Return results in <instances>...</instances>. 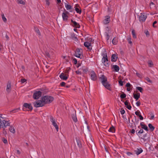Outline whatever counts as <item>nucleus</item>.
Instances as JSON below:
<instances>
[{
    "mask_svg": "<svg viewBox=\"0 0 158 158\" xmlns=\"http://www.w3.org/2000/svg\"><path fill=\"white\" fill-rule=\"evenodd\" d=\"M131 85L129 83H127L126 85V86L127 88L130 87Z\"/></svg>",
    "mask_w": 158,
    "mask_h": 158,
    "instance_id": "bf43d9fd",
    "label": "nucleus"
},
{
    "mask_svg": "<svg viewBox=\"0 0 158 158\" xmlns=\"http://www.w3.org/2000/svg\"><path fill=\"white\" fill-rule=\"evenodd\" d=\"M132 34L134 38H136L135 31L134 30H133L132 31Z\"/></svg>",
    "mask_w": 158,
    "mask_h": 158,
    "instance_id": "f704fd0d",
    "label": "nucleus"
},
{
    "mask_svg": "<svg viewBox=\"0 0 158 158\" xmlns=\"http://www.w3.org/2000/svg\"><path fill=\"white\" fill-rule=\"evenodd\" d=\"M139 119L140 120H143V117L141 114H140L139 116Z\"/></svg>",
    "mask_w": 158,
    "mask_h": 158,
    "instance_id": "0e129e2a",
    "label": "nucleus"
},
{
    "mask_svg": "<svg viewBox=\"0 0 158 158\" xmlns=\"http://www.w3.org/2000/svg\"><path fill=\"white\" fill-rule=\"evenodd\" d=\"M148 64L150 65V67H151L153 65V63L151 60H149L148 62Z\"/></svg>",
    "mask_w": 158,
    "mask_h": 158,
    "instance_id": "c03bdc74",
    "label": "nucleus"
},
{
    "mask_svg": "<svg viewBox=\"0 0 158 158\" xmlns=\"http://www.w3.org/2000/svg\"><path fill=\"white\" fill-rule=\"evenodd\" d=\"M143 151L142 149L141 148H137L136 150L135 151V154L138 155L142 153Z\"/></svg>",
    "mask_w": 158,
    "mask_h": 158,
    "instance_id": "f3484780",
    "label": "nucleus"
},
{
    "mask_svg": "<svg viewBox=\"0 0 158 158\" xmlns=\"http://www.w3.org/2000/svg\"><path fill=\"white\" fill-rule=\"evenodd\" d=\"M79 6V5H78V4H76V7L75 8V10L77 13L80 14L81 12V10H80L78 8V7Z\"/></svg>",
    "mask_w": 158,
    "mask_h": 158,
    "instance_id": "a878e982",
    "label": "nucleus"
},
{
    "mask_svg": "<svg viewBox=\"0 0 158 158\" xmlns=\"http://www.w3.org/2000/svg\"><path fill=\"white\" fill-rule=\"evenodd\" d=\"M118 57L115 54H113L111 57V61L112 62H115L117 61Z\"/></svg>",
    "mask_w": 158,
    "mask_h": 158,
    "instance_id": "2eb2a0df",
    "label": "nucleus"
},
{
    "mask_svg": "<svg viewBox=\"0 0 158 158\" xmlns=\"http://www.w3.org/2000/svg\"><path fill=\"white\" fill-rule=\"evenodd\" d=\"M91 44L89 42H85L84 43V45L85 47H89V46H90Z\"/></svg>",
    "mask_w": 158,
    "mask_h": 158,
    "instance_id": "2f4dec72",
    "label": "nucleus"
},
{
    "mask_svg": "<svg viewBox=\"0 0 158 158\" xmlns=\"http://www.w3.org/2000/svg\"><path fill=\"white\" fill-rule=\"evenodd\" d=\"M150 115H151V118H150V119H153L154 118V114L153 113H151L150 114Z\"/></svg>",
    "mask_w": 158,
    "mask_h": 158,
    "instance_id": "3c124183",
    "label": "nucleus"
},
{
    "mask_svg": "<svg viewBox=\"0 0 158 158\" xmlns=\"http://www.w3.org/2000/svg\"><path fill=\"white\" fill-rule=\"evenodd\" d=\"M27 80L25 79H23L21 80V82L22 83L25 82Z\"/></svg>",
    "mask_w": 158,
    "mask_h": 158,
    "instance_id": "6e6d98bb",
    "label": "nucleus"
},
{
    "mask_svg": "<svg viewBox=\"0 0 158 158\" xmlns=\"http://www.w3.org/2000/svg\"><path fill=\"white\" fill-rule=\"evenodd\" d=\"M73 62L74 61V64H77V59L75 58H74V59H73Z\"/></svg>",
    "mask_w": 158,
    "mask_h": 158,
    "instance_id": "864d4df0",
    "label": "nucleus"
},
{
    "mask_svg": "<svg viewBox=\"0 0 158 158\" xmlns=\"http://www.w3.org/2000/svg\"><path fill=\"white\" fill-rule=\"evenodd\" d=\"M143 132V130L142 129H140L139 131L137 130L136 131V133L137 135H138L139 134H142Z\"/></svg>",
    "mask_w": 158,
    "mask_h": 158,
    "instance_id": "473e14b6",
    "label": "nucleus"
},
{
    "mask_svg": "<svg viewBox=\"0 0 158 158\" xmlns=\"http://www.w3.org/2000/svg\"><path fill=\"white\" fill-rule=\"evenodd\" d=\"M102 62L104 66H105L109 67L110 64L108 62V60L107 54L106 53H103L102 54Z\"/></svg>",
    "mask_w": 158,
    "mask_h": 158,
    "instance_id": "f03ea898",
    "label": "nucleus"
},
{
    "mask_svg": "<svg viewBox=\"0 0 158 158\" xmlns=\"http://www.w3.org/2000/svg\"><path fill=\"white\" fill-rule=\"evenodd\" d=\"M146 80L148 82H149V83H152V81L150 80L149 79V78L148 77H146Z\"/></svg>",
    "mask_w": 158,
    "mask_h": 158,
    "instance_id": "a18cd8bd",
    "label": "nucleus"
},
{
    "mask_svg": "<svg viewBox=\"0 0 158 158\" xmlns=\"http://www.w3.org/2000/svg\"><path fill=\"white\" fill-rule=\"evenodd\" d=\"M46 4L47 5H49L50 4V2L48 0H46Z\"/></svg>",
    "mask_w": 158,
    "mask_h": 158,
    "instance_id": "774afa93",
    "label": "nucleus"
},
{
    "mask_svg": "<svg viewBox=\"0 0 158 158\" xmlns=\"http://www.w3.org/2000/svg\"><path fill=\"white\" fill-rule=\"evenodd\" d=\"M145 33L146 34V36H149V33L148 31H145Z\"/></svg>",
    "mask_w": 158,
    "mask_h": 158,
    "instance_id": "13d9d810",
    "label": "nucleus"
},
{
    "mask_svg": "<svg viewBox=\"0 0 158 158\" xmlns=\"http://www.w3.org/2000/svg\"><path fill=\"white\" fill-rule=\"evenodd\" d=\"M148 126L151 131H153L155 129V127L153 126L151 123H149L148 124Z\"/></svg>",
    "mask_w": 158,
    "mask_h": 158,
    "instance_id": "bb28decb",
    "label": "nucleus"
},
{
    "mask_svg": "<svg viewBox=\"0 0 158 158\" xmlns=\"http://www.w3.org/2000/svg\"><path fill=\"white\" fill-rule=\"evenodd\" d=\"M72 118L74 122L76 123L77 122V120L76 116V111H75L74 113L72 114Z\"/></svg>",
    "mask_w": 158,
    "mask_h": 158,
    "instance_id": "dca6fc26",
    "label": "nucleus"
},
{
    "mask_svg": "<svg viewBox=\"0 0 158 158\" xmlns=\"http://www.w3.org/2000/svg\"><path fill=\"white\" fill-rule=\"evenodd\" d=\"M27 109H29L31 110L33 108L31 105V104H28L27 103H24L23 105V110H26Z\"/></svg>",
    "mask_w": 158,
    "mask_h": 158,
    "instance_id": "1a4fd4ad",
    "label": "nucleus"
},
{
    "mask_svg": "<svg viewBox=\"0 0 158 158\" xmlns=\"http://www.w3.org/2000/svg\"><path fill=\"white\" fill-rule=\"evenodd\" d=\"M126 97V95L124 93H123V94H121L120 96V98L122 99L125 98Z\"/></svg>",
    "mask_w": 158,
    "mask_h": 158,
    "instance_id": "58836bf2",
    "label": "nucleus"
},
{
    "mask_svg": "<svg viewBox=\"0 0 158 158\" xmlns=\"http://www.w3.org/2000/svg\"><path fill=\"white\" fill-rule=\"evenodd\" d=\"M34 106L36 107H42L44 105L42 100H37L33 103Z\"/></svg>",
    "mask_w": 158,
    "mask_h": 158,
    "instance_id": "39448f33",
    "label": "nucleus"
},
{
    "mask_svg": "<svg viewBox=\"0 0 158 158\" xmlns=\"http://www.w3.org/2000/svg\"><path fill=\"white\" fill-rule=\"evenodd\" d=\"M147 18V16L144 14L141 13L139 16V20L140 22H144Z\"/></svg>",
    "mask_w": 158,
    "mask_h": 158,
    "instance_id": "f8f14e48",
    "label": "nucleus"
},
{
    "mask_svg": "<svg viewBox=\"0 0 158 158\" xmlns=\"http://www.w3.org/2000/svg\"><path fill=\"white\" fill-rule=\"evenodd\" d=\"M127 154L128 156H130L131 155H132V153L130 152H127Z\"/></svg>",
    "mask_w": 158,
    "mask_h": 158,
    "instance_id": "338daca9",
    "label": "nucleus"
},
{
    "mask_svg": "<svg viewBox=\"0 0 158 158\" xmlns=\"http://www.w3.org/2000/svg\"><path fill=\"white\" fill-rule=\"evenodd\" d=\"M112 69H114V71L118 72L119 70V67L116 65H114L112 66Z\"/></svg>",
    "mask_w": 158,
    "mask_h": 158,
    "instance_id": "aec40b11",
    "label": "nucleus"
},
{
    "mask_svg": "<svg viewBox=\"0 0 158 158\" xmlns=\"http://www.w3.org/2000/svg\"><path fill=\"white\" fill-rule=\"evenodd\" d=\"M42 94V92L40 91H36L33 95V98L35 99H38Z\"/></svg>",
    "mask_w": 158,
    "mask_h": 158,
    "instance_id": "6e6552de",
    "label": "nucleus"
},
{
    "mask_svg": "<svg viewBox=\"0 0 158 158\" xmlns=\"http://www.w3.org/2000/svg\"><path fill=\"white\" fill-rule=\"evenodd\" d=\"M157 23V22L156 21H155L153 23L152 26L153 27H154L156 28V26H155L154 25L156 24Z\"/></svg>",
    "mask_w": 158,
    "mask_h": 158,
    "instance_id": "5fc2aeb1",
    "label": "nucleus"
},
{
    "mask_svg": "<svg viewBox=\"0 0 158 158\" xmlns=\"http://www.w3.org/2000/svg\"><path fill=\"white\" fill-rule=\"evenodd\" d=\"M119 84V85H120L121 86H122L123 85V82L122 80H120L119 81H118Z\"/></svg>",
    "mask_w": 158,
    "mask_h": 158,
    "instance_id": "8fccbe9b",
    "label": "nucleus"
},
{
    "mask_svg": "<svg viewBox=\"0 0 158 158\" xmlns=\"http://www.w3.org/2000/svg\"><path fill=\"white\" fill-rule=\"evenodd\" d=\"M35 31L37 33V34H38L39 35H41V33H40V31H39V30L38 29H36L35 30Z\"/></svg>",
    "mask_w": 158,
    "mask_h": 158,
    "instance_id": "4d7b16f0",
    "label": "nucleus"
},
{
    "mask_svg": "<svg viewBox=\"0 0 158 158\" xmlns=\"http://www.w3.org/2000/svg\"><path fill=\"white\" fill-rule=\"evenodd\" d=\"M18 2L19 4H22L23 5L25 4V2L22 0H18Z\"/></svg>",
    "mask_w": 158,
    "mask_h": 158,
    "instance_id": "ea45409f",
    "label": "nucleus"
},
{
    "mask_svg": "<svg viewBox=\"0 0 158 158\" xmlns=\"http://www.w3.org/2000/svg\"><path fill=\"white\" fill-rule=\"evenodd\" d=\"M129 102L127 101H126L124 102L125 105L126 106V107L129 110H131V106L130 104L129 105Z\"/></svg>",
    "mask_w": 158,
    "mask_h": 158,
    "instance_id": "b1692460",
    "label": "nucleus"
},
{
    "mask_svg": "<svg viewBox=\"0 0 158 158\" xmlns=\"http://www.w3.org/2000/svg\"><path fill=\"white\" fill-rule=\"evenodd\" d=\"M2 140L4 143L6 144L7 143V141L5 138H3Z\"/></svg>",
    "mask_w": 158,
    "mask_h": 158,
    "instance_id": "37998d69",
    "label": "nucleus"
},
{
    "mask_svg": "<svg viewBox=\"0 0 158 158\" xmlns=\"http://www.w3.org/2000/svg\"><path fill=\"white\" fill-rule=\"evenodd\" d=\"M50 119L51 122L52 123V124L55 127L56 131H58L59 130V127L57 123H56L55 119L52 116H50Z\"/></svg>",
    "mask_w": 158,
    "mask_h": 158,
    "instance_id": "423d86ee",
    "label": "nucleus"
},
{
    "mask_svg": "<svg viewBox=\"0 0 158 158\" xmlns=\"http://www.w3.org/2000/svg\"><path fill=\"white\" fill-rule=\"evenodd\" d=\"M45 55L47 57H50V55L48 52H45Z\"/></svg>",
    "mask_w": 158,
    "mask_h": 158,
    "instance_id": "de8ad7c7",
    "label": "nucleus"
},
{
    "mask_svg": "<svg viewBox=\"0 0 158 158\" xmlns=\"http://www.w3.org/2000/svg\"><path fill=\"white\" fill-rule=\"evenodd\" d=\"M136 75L139 78H140L142 77L141 75L139 73H136Z\"/></svg>",
    "mask_w": 158,
    "mask_h": 158,
    "instance_id": "e2e57ef3",
    "label": "nucleus"
},
{
    "mask_svg": "<svg viewBox=\"0 0 158 158\" xmlns=\"http://www.w3.org/2000/svg\"><path fill=\"white\" fill-rule=\"evenodd\" d=\"M140 125L141 127V128L143 129H144L146 131H148V127L145 125L143 124V123H140Z\"/></svg>",
    "mask_w": 158,
    "mask_h": 158,
    "instance_id": "393cba45",
    "label": "nucleus"
},
{
    "mask_svg": "<svg viewBox=\"0 0 158 158\" xmlns=\"http://www.w3.org/2000/svg\"><path fill=\"white\" fill-rule=\"evenodd\" d=\"M105 19L103 21V23L104 24H106L109 23L110 21V17L109 15H107L105 17Z\"/></svg>",
    "mask_w": 158,
    "mask_h": 158,
    "instance_id": "ddd939ff",
    "label": "nucleus"
},
{
    "mask_svg": "<svg viewBox=\"0 0 158 158\" xmlns=\"http://www.w3.org/2000/svg\"><path fill=\"white\" fill-rule=\"evenodd\" d=\"M103 85L108 90L110 91L111 90L110 85L108 82L107 81Z\"/></svg>",
    "mask_w": 158,
    "mask_h": 158,
    "instance_id": "4468645a",
    "label": "nucleus"
},
{
    "mask_svg": "<svg viewBox=\"0 0 158 158\" xmlns=\"http://www.w3.org/2000/svg\"><path fill=\"white\" fill-rule=\"evenodd\" d=\"M65 83L64 82H62L60 84V85L62 86H64L65 85Z\"/></svg>",
    "mask_w": 158,
    "mask_h": 158,
    "instance_id": "052dcab7",
    "label": "nucleus"
},
{
    "mask_svg": "<svg viewBox=\"0 0 158 158\" xmlns=\"http://www.w3.org/2000/svg\"><path fill=\"white\" fill-rule=\"evenodd\" d=\"M59 77L61 79L64 80H66L68 78V77L64 75L63 73H61Z\"/></svg>",
    "mask_w": 158,
    "mask_h": 158,
    "instance_id": "a211bd4d",
    "label": "nucleus"
},
{
    "mask_svg": "<svg viewBox=\"0 0 158 158\" xmlns=\"http://www.w3.org/2000/svg\"><path fill=\"white\" fill-rule=\"evenodd\" d=\"M99 78L102 85H104L105 83L107 81V77L103 75H101V76L99 77Z\"/></svg>",
    "mask_w": 158,
    "mask_h": 158,
    "instance_id": "9b49d317",
    "label": "nucleus"
},
{
    "mask_svg": "<svg viewBox=\"0 0 158 158\" xmlns=\"http://www.w3.org/2000/svg\"><path fill=\"white\" fill-rule=\"evenodd\" d=\"M10 126V123L7 121L3 120L2 121H1L0 122V127L3 128L4 131L6 127Z\"/></svg>",
    "mask_w": 158,
    "mask_h": 158,
    "instance_id": "20e7f679",
    "label": "nucleus"
},
{
    "mask_svg": "<svg viewBox=\"0 0 158 158\" xmlns=\"http://www.w3.org/2000/svg\"><path fill=\"white\" fill-rule=\"evenodd\" d=\"M77 74H81V72L79 70H77L75 72Z\"/></svg>",
    "mask_w": 158,
    "mask_h": 158,
    "instance_id": "69168bd1",
    "label": "nucleus"
},
{
    "mask_svg": "<svg viewBox=\"0 0 158 158\" xmlns=\"http://www.w3.org/2000/svg\"><path fill=\"white\" fill-rule=\"evenodd\" d=\"M62 15L64 21H67L69 17L67 15H66L65 13H64V12H63Z\"/></svg>",
    "mask_w": 158,
    "mask_h": 158,
    "instance_id": "6ab92c4d",
    "label": "nucleus"
},
{
    "mask_svg": "<svg viewBox=\"0 0 158 158\" xmlns=\"http://www.w3.org/2000/svg\"><path fill=\"white\" fill-rule=\"evenodd\" d=\"M105 35L106 36V39L107 40H108L109 39V38H110V36L109 35V34H108V33H107V32H105Z\"/></svg>",
    "mask_w": 158,
    "mask_h": 158,
    "instance_id": "79ce46f5",
    "label": "nucleus"
},
{
    "mask_svg": "<svg viewBox=\"0 0 158 158\" xmlns=\"http://www.w3.org/2000/svg\"><path fill=\"white\" fill-rule=\"evenodd\" d=\"M71 37L72 39H74L75 40H77V37L75 36L74 33L72 34L71 35Z\"/></svg>",
    "mask_w": 158,
    "mask_h": 158,
    "instance_id": "c756f323",
    "label": "nucleus"
},
{
    "mask_svg": "<svg viewBox=\"0 0 158 158\" xmlns=\"http://www.w3.org/2000/svg\"><path fill=\"white\" fill-rule=\"evenodd\" d=\"M2 19L3 20V21L4 22H6L7 19H6V18H5V17L4 15L3 14L2 15Z\"/></svg>",
    "mask_w": 158,
    "mask_h": 158,
    "instance_id": "4c0bfd02",
    "label": "nucleus"
},
{
    "mask_svg": "<svg viewBox=\"0 0 158 158\" xmlns=\"http://www.w3.org/2000/svg\"><path fill=\"white\" fill-rule=\"evenodd\" d=\"M140 97V94L138 93L137 94H133V97L135 99L136 101H137Z\"/></svg>",
    "mask_w": 158,
    "mask_h": 158,
    "instance_id": "5701e85b",
    "label": "nucleus"
},
{
    "mask_svg": "<svg viewBox=\"0 0 158 158\" xmlns=\"http://www.w3.org/2000/svg\"><path fill=\"white\" fill-rule=\"evenodd\" d=\"M120 112L122 114H123L125 113V111L123 108H122L121 109V110L120 111Z\"/></svg>",
    "mask_w": 158,
    "mask_h": 158,
    "instance_id": "49530a36",
    "label": "nucleus"
},
{
    "mask_svg": "<svg viewBox=\"0 0 158 158\" xmlns=\"http://www.w3.org/2000/svg\"><path fill=\"white\" fill-rule=\"evenodd\" d=\"M41 99L44 104H48L51 103L54 100V98L51 96L46 95L42 97Z\"/></svg>",
    "mask_w": 158,
    "mask_h": 158,
    "instance_id": "f257e3e1",
    "label": "nucleus"
},
{
    "mask_svg": "<svg viewBox=\"0 0 158 158\" xmlns=\"http://www.w3.org/2000/svg\"><path fill=\"white\" fill-rule=\"evenodd\" d=\"M108 131L110 132L114 133L115 132V129L113 126H112L110 128Z\"/></svg>",
    "mask_w": 158,
    "mask_h": 158,
    "instance_id": "c85d7f7f",
    "label": "nucleus"
},
{
    "mask_svg": "<svg viewBox=\"0 0 158 158\" xmlns=\"http://www.w3.org/2000/svg\"><path fill=\"white\" fill-rule=\"evenodd\" d=\"M136 104L137 106H139L140 105L141 103L139 101H138L136 102Z\"/></svg>",
    "mask_w": 158,
    "mask_h": 158,
    "instance_id": "680f3d73",
    "label": "nucleus"
},
{
    "mask_svg": "<svg viewBox=\"0 0 158 158\" xmlns=\"http://www.w3.org/2000/svg\"><path fill=\"white\" fill-rule=\"evenodd\" d=\"M89 75L90 76L91 79L92 81H96L97 80V76H96V73L93 70L91 71L89 74Z\"/></svg>",
    "mask_w": 158,
    "mask_h": 158,
    "instance_id": "0eeeda50",
    "label": "nucleus"
},
{
    "mask_svg": "<svg viewBox=\"0 0 158 158\" xmlns=\"http://www.w3.org/2000/svg\"><path fill=\"white\" fill-rule=\"evenodd\" d=\"M82 52V51L81 48H77L75 51L74 55L77 57L81 59H82L83 58Z\"/></svg>",
    "mask_w": 158,
    "mask_h": 158,
    "instance_id": "7ed1b4c3",
    "label": "nucleus"
},
{
    "mask_svg": "<svg viewBox=\"0 0 158 158\" xmlns=\"http://www.w3.org/2000/svg\"><path fill=\"white\" fill-rule=\"evenodd\" d=\"M136 89L139 90L141 93H142L143 90V89L140 87H137Z\"/></svg>",
    "mask_w": 158,
    "mask_h": 158,
    "instance_id": "c9c22d12",
    "label": "nucleus"
},
{
    "mask_svg": "<svg viewBox=\"0 0 158 158\" xmlns=\"http://www.w3.org/2000/svg\"><path fill=\"white\" fill-rule=\"evenodd\" d=\"M76 139L78 146L80 148H81L82 147V145L81 141L77 138H76Z\"/></svg>",
    "mask_w": 158,
    "mask_h": 158,
    "instance_id": "412c9836",
    "label": "nucleus"
},
{
    "mask_svg": "<svg viewBox=\"0 0 158 158\" xmlns=\"http://www.w3.org/2000/svg\"><path fill=\"white\" fill-rule=\"evenodd\" d=\"M65 7L66 8V9L67 10H72L73 9V8L71 6V5L67 4L66 3H65Z\"/></svg>",
    "mask_w": 158,
    "mask_h": 158,
    "instance_id": "cd10ccee",
    "label": "nucleus"
},
{
    "mask_svg": "<svg viewBox=\"0 0 158 158\" xmlns=\"http://www.w3.org/2000/svg\"><path fill=\"white\" fill-rule=\"evenodd\" d=\"M11 83H10V82H9L6 85V90L7 91V92H9L11 90Z\"/></svg>",
    "mask_w": 158,
    "mask_h": 158,
    "instance_id": "4be33fe9",
    "label": "nucleus"
},
{
    "mask_svg": "<svg viewBox=\"0 0 158 158\" xmlns=\"http://www.w3.org/2000/svg\"><path fill=\"white\" fill-rule=\"evenodd\" d=\"M140 113V111H137L135 112V114L138 116H139L140 114H139V113Z\"/></svg>",
    "mask_w": 158,
    "mask_h": 158,
    "instance_id": "603ef678",
    "label": "nucleus"
},
{
    "mask_svg": "<svg viewBox=\"0 0 158 158\" xmlns=\"http://www.w3.org/2000/svg\"><path fill=\"white\" fill-rule=\"evenodd\" d=\"M117 41L114 38L112 41V43L114 45H116L117 44Z\"/></svg>",
    "mask_w": 158,
    "mask_h": 158,
    "instance_id": "e433bc0d",
    "label": "nucleus"
},
{
    "mask_svg": "<svg viewBox=\"0 0 158 158\" xmlns=\"http://www.w3.org/2000/svg\"><path fill=\"white\" fill-rule=\"evenodd\" d=\"M20 108H18L12 110L11 112L13 113H16L18 112Z\"/></svg>",
    "mask_w": 158,
    "mask_h": 158,
    "instance_id": "a19ab883",
    "label": "nucleus"
},
{
    "mask_svg": "<svg viewBox=\"0 0 158 158\" xmlns=\"http://www.w3.org/2000/svg\"><path fill=\"white\" fill-rule=\"evenodd\" d=\"M135 131L133 129H131L130 131V133H131L132 134H134L135 133Z\"/></svg>",
    "mask_w": 158,
    "mask_h": 158,
    "instance_id": "09e8293b",
    "label": "nucleus"
},
{
    "mask_svg": "<svg viewBox=\"0 0 158 158\" xmlns=\"http://www.w3.org/2000/svg\"><path fill=\"white\" fill-rule=\"evenodd\" d=\"M127 40L128 41V43L131 45H132V42L131 41V39L130 36L128 37L127 38Z\"/></svg>",
    "mask_w": 158,
    "mask_h": 158,
    "instance_id": "72a5a7b5",
    "label": "nucleus"
},
{
    "mask_svg": "<svg viewBox=\"0 0 158 158\" xmlns=\"http://www.w3.org/2000/svg\"><path fill=\"white\" fill-rule=\"evenodd\" d=\"M9 130L10 131V132L13 133H15V130L14 127H12L10 126L9 128Z\"/></svg>",
    "mask_w": 158,
    "mask_h": 158,
    "instance_id": "7c9ffc66",
    "label": "nucleus"
},
{
    "mask_svg": "<svg viewBox=\"0 0 158 158\" xmlns=\"http://www.w3.org/2000/svg\"><path fill=\"white\" fill-rule=\"evenodd\" d=\"M71 21L72 23V24H71V25L73 26V27L78 28H80V25L78 23L75 21H73L72 19L71 20Z\"/></svg>",
    "mask_w": 158,
    "mask_h": 158,
    "instance_id": "9d476101",
    "label": "nucleus"
}]
</instances>
